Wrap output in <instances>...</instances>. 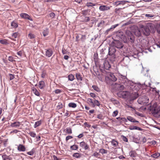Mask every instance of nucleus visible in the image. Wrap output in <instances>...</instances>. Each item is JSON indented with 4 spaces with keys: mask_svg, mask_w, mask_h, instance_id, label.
Listing matches in <instances>:
<instances>
[{
    "mask_svg": "<svg viewBox=\"0 0 160 160\" xmlns=\"http://www.w3.org/2000/svg\"><path fill=\"white\" fill-rule=\"evenodd\" d=\"M45 86V82L43 81H41L39 82V87L40 89H42Z\"/></svg>",
    "mask_w": 160,
    "mask_h": 160,
    "instance_id": "obj_24",
    "label": "nucleus"
},
{
    "mask_svg": "<svg viewBox=\"0 0 160 160\" xmlns=\"http://www.w3.org/2000/svg\"><path fill=\"white\" fill-rule=\"evenodd\" d=\"M99 153H97V152H95L94 153H93L92 155V156H94L96 157H98V156H99Z\"/></svg>",
    "mask_w": 160,
    "mask_h": 160,
    "instance_id": "obj_61",
    "label": "nucleus"
},
{
    "mask_svg": "<svg viewBox=\"0 0 160 160\" xmlns=\"http://www.w3.org/2000/svg\"><path fill=\"white\" fill-rule=\"evenodd\" d=\"M104 23L105 22L104 21H101L98 24L97 26L98 27H102L104 25Z\"/></svg>",
    "mask_w": 160,
    "mask_h": 160,
    "instance_id": "obj_47",
    "label": "nucleus"
},
{
    "mask_svg": "<svg viewBox=\"0 0 160 160\" xmlns=\"http://www.w3.org/2000/svg\"><path fill=\"white\" fill-rule=\"evenodd\" d=\"M118 113V111L117 110H116L113 112L112 115L113 117H116Z\"/></svg>",
    "mask_w": 160,
    "mask_h": 160,
    "instance_id": "obj_59",
    "label": "nucleus"
},
{
    "mask_svg": "<svg viewBox=\"0 0 160 160\" xmlns=\"http://www.w3.org/2000/svg\"><path fill=\"white\" fill-rule=\"evenodd\" d=\"M35 149L34 148H33L30 151L28 152L27 153L29 155L32 156L33 155Z\"/></svg>",
    "mask_w": 160,
    "mask_h": 160,
    "instance_id": "obj_44",
    "label": "nucleus"
},
{
    "mask_svg": "<svg viewBox=\"0 0 160 160\" xmlns=\"http://www.w3.org/2000/svg\"><path fill=\"white\" fill-rule=\"evenodd\" d=\"M129 129L131 130H138L141 131L142 130V129L138 127L132 126H130L129 127Z\"/></svg>",
    "mask_w": 160,
    "mask_h": 160,
    "instance_id": "obj_21",
    "label": "nucleus"
},
{
    "mask_svg": "<svg viewBox=\"0 0 160 160\" xmlns=\"http://www.w3.org/2000/svg\"><path fill=\"white\" fill-rule=\"evenodd\" d=\"M116 36L119 38H122L123 37V32H118L116 33Z\"/></svg>",
    "mask_w": 160,
    "mask_h": 160,
    "instance_id": "obj_27",
    "label": "nucleus"
},
{
    "mask_svg": "<svg viewBox=\"0 0 160 160\" xmlns=\"http://www.w3.org/2000/svg\"><path fill=\"white\" fill-rule=\"evenodd\" d=\"M108 76H109L111 78V80L113 81H115L117 80V78L113 73H111L110 72H106Z\"/></svg>",
    "mask_w": 160,
    "mask_h": 160,
    "instance_id": "obj_11",
    "label": "nucleus"
},
{
    "mask_svg": "<svg viewBox=\"0 0 160 160\" xmlns=\"http://www.w3.org/2000/svg\"><path fill=\"white\" fill-rule=\"evenodd\" d=\"M62 90L60 89H57L55 91V92L56 94H59L62 92Z\"/></svg>",
    "mask_w": 160,
    "mask_h": 160,
    "instance_id": "obj_63",
    "label": "nucleus"
},
{
    "mask_svg": "<svg viewBox=\"0 0 160 160\" xmlns=\"http://www.w3.org/2000/svg\"><path fill=\"white\" fill-rule=\"evenodd\" d=\"M41 124V121H38L35 122V123L34 126V128H36V127L39 126Z\"/></svg>",
    "mask_w": 160,
    "mask_h": 160,
    "instance_id": "obj_38",
    "label": "nucleus"
},
{
    "mask_svg": "<svg viewBox=\"0 0 160 160\" xmlns=\"http://www.w3.org/2000/svg\"><path fill=\"white\" fill-rule=\"evenodd\" d=\"M142 30L144 35L146 36H148L150 34V31L145 26L142 25Z\"/></svg>",
    "mask_w": 160,
    "mask_h": 160,
    "instance_id": "obj_7",
    "label": "nucleus"
},
{
    "mask_svg": "<svg viewBox=\"0 0 160 160\" xmlns=\"http://www.w3.org/2000/svg\"><path fill=\"white\" fill-rule=\"evenodd\" d=\"M87 101L88 103L93 104V102L92 101V99L90 98H88Z\"/></svg>",
    "mask_w": 160,
    "mask_h": 160,
    "instance_id": "obj_56",
    "label": "nucleus"
},
{
    "mask_svg": "<svg viewBox=\"0 0 160 160\" xmlns=\"http://www.w3.org/2000/svg\"><path fill=\"white\" fill-rule=\"evenodd\" d=\"M118 80L120 83L116 84H117V88L120 90H122L124 89L125 88L124 85L125 86H131L130 88L132 90L134 89L133 87H135L136 86V84L133 83L131 81L129 80L126 76L123 75L121 74H119Z\"/></svg>",
    "mask_w": 160,
    "mask_h": 160,
    "instance_id": "obj_1",
    "label": "nucleus"
},
{
    "mask_svg": "<svg viewBox=\"0 0 160 160\" xmlns=\"http://www.w3.org/2000/svg\"><path fill=\"white\" fill-rule=\"evenodd\" d=\"M48 29L47 28H46L44 29L42 32L43 35L44 37H46L48 35Z\"/></svg>",
    "mask_w": 160,
    "mask_h": 160,
    "instance_id": "obj_26",
    "label": "nucleus"
},
{
    "mask_svg": "<svg viewBox=\"0 0 160 160\" xmlns=\"http://www.w3.org/2000/svg\"><path fill=\"white\" fill-rule=\"evenodd\" d=\"M11 26L14 28H16L18 27V24L14 21H13L12 22Z\"/></svg>",
    "mask_w": 160,
    "mask_h": 160,
    "instance_id": "obj_34",
    "label": "nucleus"
},
{
    "mask_svg": "<svg viewBox=\"0 0 160 160\" xmlns=\"http://www.w3.org/2000/svg\"><path fill=\"white\" fill-rule=\"evenodd\" d=\"M149 110L154 117L157 118L160 117V107L157 103H154L150 106Z\"/></svg>",
    "mask_w": 160,
    "mask_h": 160,
    "instance_id": "obj_2",
    "label": "nucleus"
},
{
    "mask_svg": "<svg viewBox=\"0 0 160 160\" xmlns=\"http://www.w3.org/2000/svg\"><path fill=\"white\" fill-rule=\"evenodd\" d=\"M112 44L114 47L118 49L122 48L123 47L122 43L119 41L114 40L112 42Z\"/></svg>",
    "mask_w": 160,
    "mask_h": 160,
    "instance_id": "obj_6",
    "label": "nucleus"
},
{
    "mask_svg": "<svg viewBox=\"0 0 160 160\" xmlns=\"http://www.w3.org/2000/svg\"><path fill=\"white\" fill-rule=\"evenodd\" d=\"M103 66L107 70L111 68V65L108 61H105L103 63Z\"/></svg>",
    "mask_w": 160,
    "mask_h": 160,
    "instance_id": "obj_15",
    "label": "nucleus"
},
{
    "mask_svg": "<svg viewBox=\"0 0 160 160\" xmlns=\"http://www.w3.org/2000/svg\"><path fill=\"white\" fill-rule=\"evenodd\" d=\"M119 25L118 24H116L113 25H112L110 28L108 29L105 32L104 34L105 35H107L110 32L112 31L114 29L117 27Z\"/></svg>",
    "mask_w": 160,
    "mask_h": 160,
    "instance_id": "obj_10",
    "label": "nucleus"
},
{
    "mask_svg": "<svg viewBox=\"0 0 160 160\" xmlns=\"http://www.w3.org/2000/svg\"><path fill=\"white\" fill-rule=\"evenodd\" d=\"M76 78L78 81H81L82 80V78L79 73H76Z\"/></svg>",
    "mask_w": 160,
    "mask_h": 160,
    "instance_id": "obj_28",
    "label": "nucleus"
},
{
    "mask_svg": "<svg viewBox=\"0 0 160 160\" xmlns=\"http://www.w3.org/2000/svg\"><path fill=\"white\" fill-rule=\"evenodd\" d=\"M125 2L123 1H117L113 3V5L116 6H118L121 4L123 5L125 4Z\"/></svg>",
    "mask_w": 160,
    "mask_h": 160,
    "instance_id": "obj_20",
    "label": "nucleus"
},
{
    "mask_svg": "<svg viewBox=\"0 0 160 160\" xmlns=\"http://www.w3.org/2000/svg\"><path fill=\"white\" fill-rule=\"evenodd\" d=\"M111 143L114 148L117 147L118 145V142L114 139H112V140Z\"/></svg>",
    "mask_w": 160,
    "mask_h": 160,
    "instance_id": "obj_25",
    "label": "nucleus"
},
{
    "mask_svg": "<svg viewBox=\"0 0 160 160\" xmlns=\"http://www.w3.org/2000/svg\"><path fill=\"white\" fill-rule=\"evenodd\" d=\"M55 16V14L53 12H51L49 14L48 17L51 18H54Z\"/></svg>",
    "mask_w": 160,
    "mask_h": 160,
    "instance_id": "obj_54",
    "label": "nucleus"
},
{
    "mask_svg": "<svg viewBox=\"0 0 160 160\" xmlns=\"http://www.w3.org/2000/svg\"><path fill=\"white\" fill-rule=\"evenodd\" d=\"M93 104H92L94 106V105H97V106H99L100 105V104L99 102V101L97 100H95L93 102Z\"/></svg>",
    "mask_w": 160,
    "mask_h": 160,
    "instance_id": "obj_50",
    "label": "nucleus"
},
{
    "mask_svg": "<svg viewBox=\"0 0 160 160\" xmlns=\"http://www.w3.org/2000/svg\"><path fill=\"white\" fill-rule=\"evenodd\" d=\"M20 16L22 18L27 19L30 21H32V20L30 16L26 13H22L20 14Z\"/></svg>",
    "mask_w": 160,
    "mask_h": 160,
    "instance_id": "obj_13",
    "label": "nucleus"
},
{
    "mask_svg": "<svg viewBox=\"0 0 160 160\" xmlns=\"http://www.w3.org/2000/svg\"><path fill=\"white\" fill-rule=\"evenodd\" d=\"M127 37L129 42L132 43H134L135 41V37L132 33L129 31H127L126 32Z\"/></svg>",
    "mask_w": 160,
    "mask_h": 160,
    "instance_id": "obj_5",
    "label": "nucleus"
},
{
    "mask_svg": "<svg viewBox=\"0 0 160 160\" xmlns=\"http://www.w3.org/2000/svg\"><path fill=\"white\" fill-rule=\"evenodd\" d=\"M95 5V4L91 2H87L86 4V6L88 7L94 6Z\"/></svg>",
    "mask_w": 160,
    "mask_h": 160,
    "instance_id": "obj_49",
    "label": "nucleus"
},
{
    "mask_svg": "<svg viewBox=\"0 0 160 160\" xmlns=\"http://www.w3.org/2000/svg\"><path fill=\"white\" fill-rule=\"evenodd\" d=\"M134 34L137 36L138 37L141 36V32L140 30H136L134 32Z\"/></svg>",
    "mask_w": 160,
    "mask_h": 160,
    "instance_id": "obj_35",
    "label": "nucleus"
},
{
    "mask_svg": "<svg viewBox=\"0 0 160 160\" xmlns=\"http://www.w3.org/2000/svg\"><path fill=\"white\" fill-rule=\"evenodd\" d=\"M143 69L141 71V73L144 75H146L147 74L148 72V70L146 68H143L142 67Z\"/></svg>",
    "mask_w": 160,
    "mask_h": 160,
    "instance_id": "obj_32",
    "label": "nucleus"
},
{
    "mask_svg": "<svg viewBox=\"0 0 160 160\" xmlns=\"http://www.w3.org/2000/svg\"><path fill=\"white\" fill-rule=\"evenodd\" d=\"M122 9V8H116L115 9V12L117 14H119L121 13V10Z\"/></svg>",
    "mask_w": 160,
    "mask_h": 160,
    "instance_id": "obj_31",
    "label": "nucleus"
},
{
    "mask_svg": "<svg viewBox=\"0 0 160 160\" xmlns=\"http://www.w3.org/2000/svg\"><path fill=\"white\" fill-rule=\"evenodd\" d=\"M88 11V10H85L82 11V14L85 16H86Z\"/></svg>",
    "mask_w": 160,
    "mask_h": 160,
    "instance_id": "obj_55",
    "label": "nucleus"
},
{
    "mask_svg": "<svg viewBox=\"0 0 160 160\" xmlns=\"http://www.w3.org/2000/svg\"><path fill=\"white\" fill-rule=\"evenodd\" d=\"M150 31L153 32L154 31V25L153 24L151 23H148L145 26Z\"/></svg>",
    "mask_w": 160,
    "mask_h": 160,
    "instance_id": "obj_9",
    "label": "nucleus"
},
{
    "mask_svg": "<svg viewBox=\"0 0 160 160\" xmlns=\"http://www.w3.org/2000/svg\"><path fill=\"white\" fill-rule=\"evenodd\" d=\"M138 97V94L137 92L132 93L130 96V100L133 101L136 99Z\"/></svg>",
    "mask_w": 160,
    "mask_h": 160,
    "instance_id": "obj_12",
    "label": "nucleus"
},
{
    "mask_svg": "<svg viewBox=\"0 0 160 160\" xmlns=\"http://www.w3.org/2000/svg\"><path fill=\"white\" fill-rule=\"evenodd\" d=\"M2 158L3 160H12V157L10 155L8 156L6 154L2 155Z\"/></svg>",
    "mask_w": 160,
    "mask_h": 160,
    "instance_id": "obj_17",
    "label": "nucleus"
},
{
    "mask_svg": "<svg viewBox=\"0 0 160 160\" xmlns=\"http://www.w3.org/2000/svg\"><path fill=\"white\" fill-rule=\"evenodd\" d=\"M80 146L85 150H87L89 148V145L84 142H82L80 143Z\"/></svg>",
    "mask_w": 160,
    "mask_h": 160,
    "instance_id": "obj_14",
    "label": "nucleus"
},
{
    "mask_svg": "<svg viewBox=\"0 0 160 160\" xmlns=\"http://www.w3.org/2000/svg\"><path fill=\"white\" fill-rule=\"evenodd\" d=\"M29 134L31 137L33 138H35L36 136V134L33 132H30Z\"/></svg>",
    "mask_w": 160,
    "mask_h": 160,
    "instance_id": "obj_51",
    "label": "nucleus"
},
{
    "mask_svg": "<svg viewBox=\"0 0 160 160\" xmlns=\"http://www.w3.org/2000/svg\"><path fill=\"white\" fill-rule=\"evenodd\" d=\"M111 7L105 5H101L99 7V10L101 11L104 12L110 10Z\"/></svg>",
    "mask_w": 160,
    "mask_h": 160,
    "instance_id": "obj_8",
    "label": "nucleus"
},
{
    "mask_svg": "<svg viewBox=\"0 0 160 160\" xmlns=\"http://www.w3.org/2000/svg\"><path fill=\"white\" fill-rule=\"evenodd\" d=\"M18 150L20 151L24 152L25 151L26 148L24 145L20 144L18 146Z\"/></svg>",
    "mask_w": 160,
    "mask_h": 160,
    "instance_id": "obj_19",
    "label": "nucleus"
},
{
    "mask_svg": "<svg viewBox=\"0 0 160 160\" xmlns=\"http://www.w3.org/2000/svg\"><path fill=\"white\" fill-rule=\"evenodd\" d=\"M33 91L35 94L38 96H39L40 93L39 92L37 91L36 88H34L33 89Z\"/></svg>",
    "mask_w": 160,
    "mask_h": 160,
    "instance_id": "obj_45",
    "label": "nucleus"
},
{
    "mask_svg": "<svg viewBox=\"0 0 160 160\" xmlns=\"http://www.w3.org/2000/svg\"><path fill=\"white\" fill-rule=\"evenodd\" d=\"M127 119L129 121L133 122H137L138 123L139 122L138 121L136 120L130 116H128L127 117Z\"/></svg>",
    "mask_w": 160,
    "mask_h": 160,
    "instance_id": "obj_22",
    "label": "nucleus"
},
{
    "mask_svg": "<svg viewBox=\"0 0 160 160\" xmlns=\"http://www.w3.org/2000/svg\"><path fill=\"white\" fill-rule=\"evenodd\" d=\"M53 53L52 49L49 48L46 51L45 55L48 57H50L52 55Z\"/></svg>",
    "mask_w": 160,
    "mask_h": 160,
    "instance_id": "obj_16",
    "label": "nucleus"
},
{
    "mask_svg": "<svg viewBox=\"0 0 160 160\" xmlns=\"http://www.w3.org/2000/svg\"><path fill=\"white\" fill-rule=\"evenodd\" d=\"M116 52V49L114 47H111L109 48L108 54L109 56H111L110 59L112 62L115 61Z\"/></svg>",
    "mask_w": 160,
    "mask_h": 160,
    "instance_id": "obj_3",
    "label": "nucleus"
},
{
    "mask_svg": "<svg viewBox=\"0 0 160 160\" xmlns=\"http://www.w3.org/2000/svg\"><path fill=\"white\" fill-rule=\"evenodd\" d=\"M78 148V147L77 145H74L70 147V149L72 150H76Z\"/></svg>",
    "mask_w": 160,
    "mask_h": 160,
    "instance_id": "obj_43",
    "label": "nucleus"
},
{
    "mask_svg": "<svg viewBox=\"0 0 160 160\" xmlns=\"http://www.w3.org/2000/svg\"><path fill=\"white\" fill-rule=\"evenodd\" d=\"M21 125V122H15L11 123L10 126L12 127L17 128L19 127Z\"/></svg>",
    "mask_w": 160,
    "mask_h": 160,
    "instance_id": "obj_18",
    "label": "nucleus"
},
{
    "mask_svg": "<svg viewBox=\"0 0 160 160\" xmlns=\"http://www.w3.org/2000/svg\"><path fill=\"white\" fill-rule=\"evenodd\" d=\"M121 138L122 140L124 141V142H128V138L125 136L123 135L121 136Z\"/></svg>",
    "mask_w": 160,
    "mask_h": 160,
    "instance_id": "obj_53",
    "label": "nucleus"
},
{
    "mask_svg": "<svg viewBox=\"0 0 160 160\" xmlns=\"http://www.w3.org/2000/svg\"><path fill=\"white\" fill-rule=\"evenodd\" d=\"M82 22H88L90 20V18L87 16H84L82 18Z\"/></svg>",
    "mask_w": 160,
    "mask_h": 160,
    "instance_id": "obj_23",
    "label": "nucleus"
},
{
    "mask_svg": "<svg viewBox=\"0 0 160 160\" xmlns=\"http://www.w3.org/2000/svg\"><path fill=\"white\" fill-rule=\"evenodd\" d=\"M65 130L66 131L67 133L68 134H71L72 133V129L70 127L67 128Z\"/></svg>",
    "mask_w": 160,
    "mask_h": 160,
    "instance_id": "obj_42",
    "label": "nucleus"
},
{
    "mask_svg": "<svg viewBox=\"0 0 160 160\" xmlns=\"http://www.w3.org/2000/svg\"><path fill=\"white\" fill-rule=\"evenodd\" d=\"M73 138V137L71 136H68L66 137V141L67 142L69 140Z\"/></svg>",
    "mask_w": 160,
    "mask_h": 160,
    "instance_id": "obj_60",
    "label": "nucleus"
},
{
    "mask_svg": "<svg viewBox=\"0 0 160 160\" xmlns=\"http://www.w3.org/2000/svg\"><path fill=\"white\" fill-rule=\"evenodd\" d=\"M77 104L74 102H70L68 104V106L72 108H75L77 107Z\"/></svg>",
    "mask_w": 160,
    "mask_h": 160,
    "instance_id": "obj_39",
    "label": "nucleus"
},
{
    "mask_svg": "<svg viewBox=\"0 0 160 160\" xmlns=\"http://www.w3.org/2000/svg\"><path fill=\"white\" fill-rule=\"evenodd\" d=\"M160 156V153L157 152L152 154L151 155V157L153 158H157Z\"/></svg>",
    "mask_w": 160,
    "mask_h": 160,
    "instance_id": "obj_41",
    "label": "nucleus"
},
{
    "mask_svg": "<svg viewBox=\"0 0 160 160\" xmlns=\"http://www.w3.org/2000/svg\"><path fill=\"white\" fill-rule=\"evenodd\" d=\"M18 35V32H15L12 34V37H14V38H16Z\"/></svg>",
    "mask_w": 160,
    "mask_h": 160,
    "instance_id": "obj_64",
    "label": "nucleus"
},
{
    "mask_svg": "<svg viewBox=\"0 0 160 160\" xmlns=\"http://www.w3.org/2000/svg\"><path fill=\"white\" fill-rule=\"evenodd\" d=\"M72 156L75 158H78L81 157V154L78 153H75L73 154Z\"/></svg>",
    "mask_w": 160,
    "mask_h": 160,
    "instance_id": "obj_33",
    "label": "nucleus"
},
{
    "mask_svg": "<svg viewBox=\"0 0 160 160\" xmlns=\"http://www.w3.org/2000/svg\"><path fill=\"white\" fill-rule=\"evenodd\" d=\"M68 80L70 81H72L74 79V76L72 74H70L68 76Z\"/></svg>",
    "mask_w": 160,
    "mask_h": 160,
    "instance_id": "obj_36",
    "label": "nucleus"
},
{
    "mask_svg": "<svg viewBox=\"0 0 160 160\" xmlns=\"http://www.w3.org/2000/svg\"><path fill=\"white\" fill-rule=\"evenodd\" d=\"M9 76L10 80H12L14 78V76L12 74H9Z\"/></svg>",
    "mask_w": 160,
    "mask_h": 160,
    "instance_id": "obj_58",
    "label": "nucleus"
},
{
    "mask_svg": "<svg viewBox=\"0 0 160 160\" xmlns=\"http://www.w3.org/2000/svg\"><path fill=\"white\" fill-rule=\"evenodd\" d=\"M129 155L132 157H135L136 155V152L134 151H131L129 152Z\"/></svg>",
    "mask_w": 160,
    "mask_h": 160,
    "instance_id": "obj_37",
    "label": "nucleus"
},
{
    "mask_svg": "<svg viewBox=\"0 0 160 160\" xmlns=\"http://www.w3.org/2000/svg\"><path fill=\"white\" fill-rule=\"evenodd\" d=\"M97 118L100 119L102 120L103 118V116L101 114H99L98 115Z\"/></svg>",
    "mask_w": 160,
    "mask_h": 160,
    "instance_id": "obj_62",
    "label": "nucleus"
},
{
    "mask_svg": "<svg viewBox=\"0 0 160 160\" xmlns=\"http://www.w3.org/2000/svg\"><path fill=\"white\" fill-rule=\"evenodd\" d=\"M62 103L59 102L58 103V105L57 106V108L58 109H60L62 108Z\"/></svg>",
    "mask_w": 160,
    "mask_h": 160,
    "instance_id": "obj_52",
    "label": "nucleus"
},
{
    "mask_svg": "<svg viewBox=\"0 0 160 160\" xmlns=\"http://www.w3.org/2000/svg\"><path fill=\"white\" fill-rule=\"evenodd\" d=\"M148 101L149 98L146 96H143L138 99V102L139 104L145 105L148 103Z\"/></svg>",
    "mask_w": 160,
    "mask_h": 160,
    "instance_id": "obj_4",
    "label": "nucleus"
},
{
    "mask_svg": "<svg viewBox=\"0 0 160 160\" xmlns=\"http://www.w3.org/2000/svg\"><path fill=\"white\" fill-rule=\"evenodd\" d=\"M0 43L6 45L8 44L7 40L5 39H3L0 40Z\"/></svg>",
    "mask_w": 160,
    "mask_h": 160,
    "instance_id": "obj_40",
    "label": "nucleus"
},
{
    "mask_svg": "<svg viewBox=\"0 0 160 160\" xmlns=\"http://www.w3.org/2000/svg\"><path fill=\"white\" fill-rule=\"evenodd\" d=\"M92 87L96 91L98 92L100 91V89L97 86L95 85H92Z\"/></svg>",
    "mask_w": 160,
    "mask_h": 160,
    "instance_id": "obj_46",
    "label": "nucleus"
},
{
    "mask_svg": "<svg viewBox=\"0 0 160 160\" xmlns=\"http://www.w3.org/2000/svg\"><path fill=\"white\" fill-rule=\"evenodd\" d=\"M35 36L32 33H29L28 35V37L30 39H32L35 38Z\"/></svg>",
    "mask_w": 160,
    "mask_h": 160,
    "instance_id": "obj_57",
    "label": "nucleus"
},
{
    "mask_svg": "<svg viewBox=\"0 0 160 160\" xmlns=\"http://www.w3.org/2000/svg\"><path fill=\"white\" fill-rule=\"evenodd\" d=\"M99 152L101 153L102 154H107L108 151L103 148H100L99 149Z\"/></svg>",
    "mask_w": 160,
    "mask_h": 160,
    "instance_id": "obj_29",
    "label": "nucleus"
},
{
    "mask_svg": "<svg viewBox=\"0 0 160 160\" xmlns=\"http://www.w3.org/2000/svg\"><path fill=\"white\" fill-rule=\"evenodd\" d=\"M155 16L153 14H145V16L148 18L150 19L153 18Z\"/></svg>",
    "mask_w": 160,
    "mask_h": 160,
    "instance_id": "obj_30",
    "label": "nucleus"
},
{
    "mask_svg": "<svg viewBox=\"0 0 160 160\" xmlns=\"http://www.w3.org/2000/svg\"><path fill=\"white\" fill-rule=\"evenodd\" d=\"M106 50V49L104 48H102L101 49L100 51V53L101 55L102 56V57L103 56L104 54L105 53V51Z\"/></svg>",
    "mask_w": 160,
    "mask_h": 160,
    "instance_id": "obj_48",
    "label": "nucleus"
}]
</instances>
